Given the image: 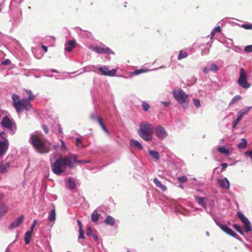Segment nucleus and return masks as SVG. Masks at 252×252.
Masks as SVG:
<instances>
[{
  "mask_svg": "<svg viewBox=\"0 0 252 252\" xmlns=\"http://www.w3.org/2000/svg\"><path fill=\"white\" fill-rule=\"evenodd\" d=\"M76 161V156L69 154L64 157H61L51 165L52 172L57 175H61L67 167H73Z\"/></svg>",
  "mask_w": 252,
  "mask_h": 252,
  "instance_id": "f257e3e1",
  "label": "nucleus"
},
{
  "mask_svg": "<svg viewBox=\"0 0 252 252\" xmlns=\"http://www.w3.org/2000/svg\"><path fill=\"white\" fill-rule=\"evenodd\" d=\"M153 126L147 122H142L139 125V129L138 131L139 135L146 141H151L152 140Z\"/></svg>",
  "mask_w": 252,
  "mask_h": 252,
  "instance_id": "f03ea898",
  "label": "nucleus"
},
{
  "mask_svg": "<svg viewBox=\"0 0 252 252\" xmlns=\"http://www.w3.org/2000/svg\"><path fill=\"white\" fill-rule=\"evenodd\" d=\"M13 105L18 113H21L24 110L29 111L32 108V105L27 99H20L18 95L13 94L12 96Z\"/></svg>",
  "mask_w": 252,
  "mask_h": 252,
  "instance_id": "7ed1b4c3",
  "label": "nucleus"
},
{
  "mask_svg": "<svg viewBox=\"0 0 252 252\" xmlns=\"http://www.w3.org/2000/svg\"><path fill=\"white\" fill-rule=\"evenodd\" d=\"M30 140L31 144L39 153H47L50 151V147L46 145L44 140H43L40 136L32 135Z\"/></svg>",
  "mask_w": 252,
  "mask_h": 252,
  "instance_id": "20e7f679",
  "label": "nucleus"
},
{
  "mask_svg": "<svg viewBox=\"0 0 252 252\" xmlns=\"http://www.w3.org/2000/svg\"><path fill=\"white\" fill-rule=\"evenodd\" d=\"M175 99L179 102L183 107H188L189 99V95L182 90H174L172 92Z\"/></svg>",
  "mask_w": 252,
  "mask_h": 252,
  "instance_id": "39448f33",
  "label": "nucleus"
},
{
  "mask_svg": "<svg viewBox=\"0 0 252 252\" xmlns=\"http://www.w3.org/2000/svg\"><path fill=\"white\" fill-rule=\"evenodd\" d=\"M237 82L239 86L244 89H248L251 86V84L247 81V75L243 68H241L240 70L239 77Z\"/></svg>",
  "mask_w": 252,
  "mask_h": 252,
  "instance_id": "423d86ee",
  "label": "nucleus"
},
{
  "mask_svg": "<svg viewBox=\"0 0 252 252\" xmlns=\"http://www.w3.org/2000/svg\"><path fill=\"white\" fill-rule=\"evenodd\" d=\"M238 217L243 222L245 225V230L246 232H249L252 230L251 224L248 219L240 212H237Z\"/></svg>",
  "mask_w": 252,
  "mask_h": 252,
  "instance_id": "0eeeda50",
  "label": "nucleus"
},
{
  "mask_svg": "<svg viewBox=\"0 0 252 252\" xmlns=\"http://www.w3.org/2000/svg\"><path fill=\"white\" fill-rule=\"evenodd\" d=\"M98 70L101 72V75L108 76H114L116 74L117 70L113 69L110 70L109 68L106 66H100Z\"/></svg>",
  "mask_w": 252,
  "mask_h": 252,
  "instance_id": "6e6552de",
  "label": "nucleus"
},
{
  "mask_svg": "<svg viewBox=\"0 0 252 252\" xmlns=\"http://www.w3.org/2000/svg\"><path fill=\"white\" fill-rule=\"evenodd\" d=\"M156 136L159 139H164L167 136V133L165 129L161 126L159 125L155 128Z\"/></svg>",
  "mask_w": 252,
  "mask_h": 252,
  "instance_id": "1a4fd4ad",
  "label": "nucleus"
},
{
  "mask_svg": "<svg viewBox=\"0 0 252 252\" xmlns=\"http://www.w3.org/2000/svg\"><path fill=\"white\" fill-rule=\"evenodd\" d=\"M94 51L98 54L112 53V51L105 45L95 46L93 48Z\"/></svg>",
  "mask_w": 252,
  "mask_h": 252,
  "instance_id": "9d476101",
  "label": "nucleus"
},
{
  "mask_svg": "<svg viewBox=\"0 0 252 252\" xmlns=\"http://www.w3.org/2000/svg\"><path fill=\"white\" fill-rule=\"evenodd\" d=\"M9 146L8 141L4 138V141L0 140V156L5 154L8 150Z\"/></svg>",
  "mask_w": 252,
  "mask_h": 252,
  "instance_id": "9b49d317",
  "label": "nucleus"
},
{
  "mask_svg": "<svg viewBox=\"0 0 252 252\" xmlns=\"http://www.w3.org/2000/svg\"><path fill=\"white\" fill-rule=\"evenodd\" d=\"M219 227L227 234L237 238L238 235L233 230L225 224H219Z\"/></svg>",
  "mask_w": 252,
  "mask_h": 252,
  "instance_id": "f8f14e48",
  "label": "nucleus"
},
{
  "mask_svg": "<svg viewBox=\"0 0 252 252\" xmlns=\"http://www.w3.org/2000/svg\"><path fill=\"white\" fill-rule=\"evenodd\" d=\"M13 124L14 123L7 116L4 117L1 122V124L3 127L9 129L12 128Z\"/></svg>",
  "mask_w": 252,
  "mask_h": 252,
  "instance_id": "ddd939ff",
  "label": "nucleus"
},
{
  "mask_svg": "<svg viewBox=\"0 0 252 252\" xmlns=\"http://www.w3.org/2000/svg\"><path fill=\"white\" fill-rule=\"evenodd\" d=\"M24 220V216L21 215L17 218V219L12 222L9 226L10 229H14L19 226L23 222Z\"/></svg>",
  "mask_w": 252,
  "mask_h": 252,
  "instance_id": "4468645a",
  "label": "nucleus"
},
{
  "mask_svg": "<svg viewBox=\"0 0 252 252\" xmlns=\"http://www.w3.org/2000/svg\"><path fill=\"white\" fill-rule=\"evenodd\" d=\"M250 110V108L248 109L246 111H240L237 116V118L236 120L233 122V128H234L236 126L238 125V124L239 123V122L241 120L242 118H243V116L246 114Z\"/></svg>",
  "mask_w": 252,
  "mask_h": 252,
  "instance_id": "2eb2a0df",
  "label": "nucleus"
},
{
  "mask_svg": "<svg viewBox=\"0 0 252 252\" xmlns=\"http://www.w3.org/2000/svg\"><path fill=\"white\" fill-rule=\"evenodd\" d=\"M219 184L220 186L224 189H228L229 188V182L228 180L226 178L224 179H220L218 180Z\"/></svg>",
  "mask_w": 252,
  "mask_h": 252,
  "instance_id": "dca6fc26",
  "label": "nucleus"
},
{
  "mask_svg": "<svg viewBox=\"0 0 252 252\" xmlns=\"http://www.w3.org/2000/svg\"><path fill=\"white\" fill-rule=\"evenodd\" d=\"M7 211V207L4 204L0 197V219L5 215Z\"/></svg>",
  "mask_w": 252,
  "mask_h": 252,
  "instance_id": "f3484780",
  "label": "nucleus"
},
{
  "mask_svg": "<svg viewBox=\"0 0 252 252\" xmlns=\"http://www.w3.org/2000/svg\"><path fill=\"white\" fill-rule=\"evenodd\" d=\"M10 168V164L9 162H6L4 164L0 163V173H5L7 172Z\"/></svg>",
  "mask_w": 252,
  "mask_h": 252,
  "instance_id": "a211bd4d",
  "label": "nucleus"
},
{
  "mask_svg": "<svg viewBox=\"0 0 252 252\" xmlns=\"http://www.w3.org/2000/svg\"><path fill=\"white\" fill-rule=\"evenodd\" d=\"M67 47L65 48V50L67 52H71L76 46V42L74 40H69L67 42Z\"/></svg>",
  "mask_w": 252,
  "mask_h": 252,
  "instance_id": "6ab92c4d",
  "label": "nucleus"
},
{
  "mask_svg": "<svg viewBox=\"0 0 252 252\" xmlns=\"http://www.w3.org/2000/svg\"><path fill=\"white\" fill-rule=\"evenodd\" d=\"M195 200L200 206L205 209L206 208V204L205 201L206 200L205 198L195 196Z\"/></svg>",
  "mask_w": 252,
  "mask_h": 252,
  "instance_id": "aec40b11",
  "label": "nucleus"
},
{
  "mask_svg": "<svg viewBox=\"0 0 252 252\" xmlns=\"http://www.w3.org/2000/svg\"><path fill=\"white\" fill-rule=\"evenodd\" d=\"M153 182L157 187L160 189L162 191H164L166 190V187L164 185H162L157 178H154Z\"/></svg>",
  "mask_w": 252,
  "mask_h": 252,
  "instance_id": "412c9836",
  "label": "nucleus"
},
{
  "mask_svg": "<svg viewBox=\"0 0 252 252\" xmlns=\"http://www.w3.org/2000/svg\"><path fill=\"white\" fill-rule=\"evenodd\" d=\"M48 220L51 222H54L56 220V210L53 208L49 213L48 217Z\"/></svg>",
  "mask_w": 252,
  "mask_h": 252,
  "instance_id": "4be33fe9",
  "label": "nucleus"
},
{
  "mask_svg": "<svg viewBox=\"0 0 252 252\" xmlns=\"http://www.w3.org/2000/svg\"><path fill=\"white\" fill-rule=\"evenodd\" d=\"M104 223L106 224L113 226L115 223V220L112 217L108 216L104 220Z\"/></svg>",
  "mask_w": 252,
  "mask_h": 252,
  "instance_id": "5701e85b",
  "label": "nucleus"
},
{
  "mask_svg": "<svg viewBox=\"0 0 252 252\" xmlns=\"http://www.w3.org/2000/svg\"><path fill=\"white\" fill-rule=\"evenodd\" d=\"M32 231L30 230L27 231L25 234V241L26 244H27V245L30 243V240L32 237Z\"/></svg>",
  "mask_w": 252,
  "mask_h": 252,
  "instance_id": "b1692460",
  "label": "nucleus"
},
{
  "mask_svg": "<svg viewBox=\"0 0 252 252\" xmlns=\"http://www.w3.org/2000/svg\"><path fill=\"white\" fill-rule=\"evenodd\" d=\"M130 144L132 146L137 148L139 150L143 149V147L141 143L135 140H131Z\"/></svg>",
  "mask_w": 252,
  "mask_h": 252,
  "instance_id": "393cba45",
  "label": "nucleus"
},
{
  "mask_svg": "<svg viewBox=\"0 0 252 252\" xmlns=\"http://www.w3.org/2000/svg\"><path fill=\"white\" fill-rule=\"evenodd\" d=\"M247 140L245 138L241 139V142L238 144V148L241 149H245L247 148Z\"/></svg>",
  "mask_w": 252,
  "mask_h": 252,
  "instance_id": "a878e982",
  "label": "nucleus"
},
{
  "mask_svg": "<svg viewBox=\"0 0 252 252\" xmlns=\"http://www.w3.org/2000/svg\"><path fill=\"white\" fill-rule=\"evenodd\" d=\"M217 150L221 154H223L226 155H228L230 153L229 150L226 149L224 146L219 147Z\"/></svg>",
  "mask_w": 252,
  "mask_h": 252,
  "instance_id": "bb28decb",
  "label": "nucleus"
},
{
  "mask_svg": "<svg viewBox=\"0 0 252 252\" xmlns=\"http://www.w3.org/2000/svg\"><path fill=\"white\" fill-rule=\"evenodd\" d=\"M99 219V215L96 211H94L91 215L92 221L96 222Z\"/></svg>",
  "mask_w": 252,
  "mask_h": 252,
  "instance_id": "cd10ccee",
  "label": "nucleus"
},
{
  "mask_svg": "<svg viewBox=\"0 0 252 252\" xmlns=\"http://www.w3.org/2000/svg\"><path fill=\"white\" fill-rule=\"evenodd\" d=\"M98 124L99 126H101L102 129L107 134L109 133V131L106 128V126H105L104 124L103 123L102 119L101 118H98Z\"/></svg>",
  "mask_w": 252,
  "mask_h": 252,
  "instance_id": "c85d7f7f",
  "label": "nucleus"
},
{
  "mask_svg": "<svg viewBox=\"0 0 252 252\" xmlns=\"http://www.w3.org/2000/svg\"><path fill=\"white\" fill-rule=\"evenodd\" d=\"M149 154L155 159H158L159 158V155L158 152L156 151L150 150L149 151Z\"/></svg>",
  "mask_w": 252,
  "mask_h": 252,
  "instance_id": "c756f323",
  "label": "nucleus"
},
{
  "mask_svg": "<svg viewBox=\"0 0 252 252\" xmlns=\"http://www.w3.org/2000/svg\"><path fill=\"white\" fill-rule=\"evenodd\" d=\"M188 55L186 51H183V50H181L179 52L178 57V59L179 60H181L183 59L187 58L188 57Z\"/></svg>",
  "mask_w": 252,
  "mask_h": 252,
  "instance_id": "7c9ffc66",
  "label": "nucleus"
},
{
  "mask_svg": "<svg viewBox=\"0 0 252 252\" xmlns=\"http://www.w3.org/2000/svg\"><path fill=\"white\" fill-rule=\"evenodd\" d=\"M26 92L28 95V98L25 99H27L28 101L30 102V101L33 100L34 99L35 96L31 91L26 90Z\"/></svg>",
  "mask_w": 252,
  "mask_h": 252,
  "instance_id": "2f4dec72",
  "label": "nucleus"
},
{
  "mask_svg": "<svg viewBox=\"0 0 252 252\" xmlns=\"http://www.w3.org/2000/svg\"><path fill=\"white\" fill-rule=\"evenodd\" d=\"M67 185L68 186V188L71 189H73L75 188L76 184L73 180H72L71 179H68L67 181Z\"/></svg>",
  "mask_w": 252,
  "mask_h": 252,
  "instance_id": "473e14b6",
  "label": "nucleus"
},
{
  "mask_svg": "<svg viewBox=\"0 0 252 252\" xmlns=\"http://www.w3.org/2000/svg\"><path fill=\"white\" fill-rule=\"evenodd\" d=\"M148 71V69H147V68H141V69H137V70H135L134 72H133V74L134 75H138L140 73H144V72H146Z\"/></svg>",
  "mask_w": 252,
  "mask_h": 252,
  "instance_id": "72a5a7b5",
  "label": "nucleus"
},
{
  "mask_svg": "<svg viewBox=\"0 0 252 252\" xmlns=\"http://www.w3.org/2000/svg\"><path fill=\"white\" fill-rule=\"evenodd\" d=\"M221 32V29H220V26H218V27H216L211 32V38H212L216 32Z\"/></svg>",
  "mask_w": 252,
  "mask_h": 252,
  "instance_id": "f704fd0d",
  "label": "nucleus"
},
{
  "mask_svg": "<svg viewBox=\"0 0 252 252\" xmlns=\"http://www.w3.org/2000/svg\"><path fill=\"white\" fill-rule=\"evenodd\" d=\"M142 109L145 111H147L150 108V105L146 102L144 101L142 103Z\"/></svg>",
  "mask_w": 252,
  "mask_h": 252,
  "instance_id": "c9c22d12",
  "label": "nucleus"
},
{
  "mask_svg": "<svg viewBox=\"0 0 252 252\" xmlns=\"http://www.w3.org/2000/svg\"><path fill=\"white\" fill-rule=\"evenodd\" d=\"M241 98V96L240 95H236L231 100L229 103V105L233 104V103L236 102L238 100H239Z\"/></svg>",
  "mask_w": 252,
  "mask_h": 252,
  "instance_id": "e433bc0d",
  "label": "nucleus"
},
{
  "mask_svg": "<svg viewBox=\"0 0 252 252\" xmlns=\"http://www.w3.org/2000/svg\"><path fill=\"white\" fill-rule=\"evenodd\" d=\"M233 227L234 228V229L238 231L239 233H240L241 235H244V232L243 230H242L241 228L237 224H234L233 225Z\"/></svg>",
  "mask_w": 252,
  "mask_h": 252,
  "instance_id": "4c0bfd02",
  "label": "nucleus"
},
{
  "mask_svg": "<svg viewBox=\"0 0 252 252\" xmlns=\"http://www.w3.org/2000/svg\"><path fill=\"white\" fill-rule=\"evenodd\" d=\"M188 180L187 177L186 176H183L181 177H179L178 178V180L180 183H184L187 182Z\"/></svg>",
  "mask_w": 252,
  "mask_h": 252,
  "instance_id": "58836bf2",
  "label": "nucleus"
},
{
  "mask_svg": "<svg viewBox=\"0 0 252 252\" xmlns=\"http://www.w3.org/2000/svg\"><path fill=\"white\" fill-rule=\"evenodd\" d=\"M241 27L246 30H252V24H245L241 25Z\"/></svg>",
  "mask_w": 252,
  "mask_h": 252,
  "instance_id": "ea45409f",
  "label": "nucleus"
},
{
  "mask_svg": "<svg viewBox=\"0 0 252 252\" xmlns=\"http://www.w3.org/2000/svg\"><path fill=\"white\" fill-rule=\"evenodd\" d=\"M193 103L194 106H195L197 108L200 107L201 106L200 100L198 99L194 98L193 99Z\"/></svg>",
  "mask_w": 252,
  "mask_h": 252,
  "instance_id": "a19ab883",
  "label": "nucleus"
},
{
  "mask_svg": "<svg viewBox=\"0 0 252 252\" xmlns=\"http://www.w3.org/2000/svg\"><path fill=\"white\" fill-rule=\"evenodd\" d=\"M219 70L218 66L214 63H211L210 65V70L217 71Z\"/></svg>",
  "mask_w": 252,
  "mask_h": 252,
  "instance_id": "79ce46f5",
  "label": "nucleus"
},
{
  "mask_svg": "<svg viewBox=\"0 0 252 252\" xmlns=\"http://www.w3.org/2000/svg\"><path fill=\"white\" fill-rule=\"evenodd\" d=\"M90 117H91V119L93 121H95V120H97L98 122V118H101V117L99 116L96 114H91Z\"/></svg>",
  "mask_w": 252,
  "mask_h": 252,
  "instance_id": "37998d69",
  "label": "nucleus"
},
{
  "mask_svg": "<svg viewBox=\"0 0 252 252\" xmlns=\"http://www.w3.org/2000/svg\"><path fill=\"white\" fill-rule=\"evenodd\" d=\"M76 145L78 147L82 148L83 146L82 144V141L80 139L77 138L76 139Z\"/></svg>",
  "mask_w": 252,
  "mask_h": 252,
  "instance_id": "c03bdc74",
  "label": "nucleus"
},
{
  "mask_svg": "<svg viewBox=\"0 0 252 252\" xmlns=\"http://www.w3.org/2000/svg\"><path fill=\"white\" fill-rule=\"evenodd\" d=\"M244 51L247 53L252 52V45L246 46Z\"/></svg>",
  "mask_w": 252,
  "mask_h": 252,
  "instance_id": "a18cd8bd",
  "label": "nucleus"
},
{
  "mask_svg": "<svg viewBox=\"0 0 252 252\" xmlns=\"http://www.w3.org/2000/svg\"><path fill=\"white\" fill-rule=\"evenodd\" d=\"M79 235L78 237L79 239H80V238L84 239L85 238V237H84V231H83V229H79Z\"/></svg>",
  "mask_w": 252,
  "mask_h": 252,
  "instance_id": "49530a36",
  "label": "nucleus"
},
{
  "mask_svg": "<svg viewBox=\"0 0 252 252\" xmlns=\"http://www.w3.org/2000/svg\"><path fill=\"white\" fill-rule=\"evenodd\" d=\"M86 234L89 236L92 235V230L91 227L88 226L87 228Z\"/></svg>",
  "mask_w": 252,
  "mask_h": 252,
  "instance_id": "de8ad7c7",
  "label": "nucleus"
},
{
  "mask_svg": "<svg viewBox=\"0 0 252 252\" xmlns=\"http://www.w3.org/2000/svg\"><path fill=\"white\" fill-rule=\"evenodd\" d=\"M37 220H35L33 221V222H32V224L31 226V230L32 231H33V229L34 228L36 224H37Z\"/></svg>",
  "mask_w": 252,
  "mask_h": 252,
  "instance_id": "09e8293b",
  "label": "nucleus"
},
{
  "mask_svg": "<svg viewBox=\"0 0 252 252\" xmlns=\"http://www.w3.org/2000/svg\"><path fill=\"white\" fill-rule=\"evenodd\" d=\"M90 160H76V161L75 162H77L78 163H83V164H85L86 163H89L90 162Z\"/></svg>",
  "mask_w": 252,
  "mask_h": 252,
  "instance_id": "8fccbe9b",
  "label": "nucleus"
},
{
  "mask_svg": "<svg viewBox=\"0 0 252 252\" xmlns=\"http://www.w3.org/2000/svg\"><path fill=\"white\" fill-rule=\"evenodd\" d=\"M42 128H43V130L44 131V132L46 133H47L49 131V129H48V127H47V126L45 125H43L42 126Z\"/></svg>",
  "mask_w": 252,
  "mask_h": 252,
  "instance_id": "3c124183",
  "label": "nucleus"
},
{
  "mask_svg": "<svg viewBox=\"0 0 252 252\" xmlns=\"http://www.w3.org/2000/svg\"><path fill=\"white\" fill-rule=\"evenodd\" d=\"M61 149L65 150L66 149V147H65V145L64 142L62 140H61Z\"/></svg>",
  "mask_w": 252,
  "mask_h": 252,
  "instance_id": "603ef678",
  "label": "nucleus"
},
{
  "mask_svg": "<svg viewBox=\"0 0 252 252\" xmlns=\"http://www.w3.org/2000/svg\"><path fill=\"white\" fill-rule=\"evenodd\" d=\"M11 62L9 60H6L5 61H3L2 63L3 65H9L10 63Z\"/></svg>",
  "mask_w": 252,
  "mask_h": 252,
  "instance_id": "864d4df0",
  "label": "nucleus"
},
{
  "mask_svg": "<svg viewBox=\"0 0 252 252\" xmlns=\"http://www.w3.org/2000/svg\"><path fill=\"white\" fill-rule=\"evenodd\" d=\"M210 70V68H208L207 67H205L203 68V71L205 73H208Z\"/></svg>",
  "mask_w": 252,
  "mask_h": 252,
  "instance_id": "5fc2aeb1",
  "label": "nucleus"
},
{
  "mask_svg": "<svg viewBox=\"0 0 252 252\" xmlns=\"http://www.w3.org/2000/svg\"><path fill=\"white\" fill-rule=\"evenodd\" d=\"M77 222L79 225V229H83V226H82V223L81 222L80 220H77Z\"/></svg>",
  "mask_w": 252,
  "mask_h": 252,
  "instance_id": "6e6d98bb",
  "label": "nucleus"
},
{
  "mask_svg": "<svg viewBox=\"0 0 252 252\" xmlns=\"http://www.w3.org/2000/svg\"><path fill=\"white\" fill-rule=\"evenodd\" d=\"M41 48L45 52H47L48 51V48H47V46H46L44 45H42L41 46Z\"/></svg>",
  "mask_w": 252,
  "mask_h": 252,
  "instance_id": "4d7b16f0",
  "label": "nucleus"
},
{
  "mask_svg": "<svg viewBox=\"0 0 252 252\" xmlns=\"http://www.w3.org/2000/svg\"><path fill=\"white\" fill-rule=\"evenodd\" d=\"M228 166V164L227 163H222L221 164V167H222V170H223L224 169H225Z\"/></svg>",
  "mask_w": 252,
  "mask_h": 252,
  "instance_id": "13d9d810",
  "label": "nucleus"
},
{
  "mask_svg": "<svg viewBox=\"0 0 252 252\" xmlns=\"http://www.w3.org/2000/svg\"><path fill=\"white\" fill-rule=\"evenodd\" d=\"M162 103L163 104L164 106L166 107L169 106V105L170 104V103L169 101H167V102H162Z\"/></svg>",
  "mask_w": 252,
  "mask_h": 252,
  "instance_id": "bf43d9fd",
  "label": "nucleus"
},
{
  "mask_svg": "<svg viewBox=\"0 0 252 252\" xmlns=\"http://www.w3.org/2000/svg\"><path fill=\"white\" fill-rule=\"evenodd\" d=\"M58 131H59V132L60 133H61L62 134L63 133V131H62V127L60 125H58Z\"/></svg>",
  "mask_w": 252,
  "mask_h": 252,
  "instance_id": "052dcab7",
  "label": "nucleus"
},
{
  "mask_svg": "<svg viewBox=\"0 0 252 252\" xmlns=\"http://www.w3.org/2000/svg\"><path fill=\"white\" fill-rule=\"evenodd\" d=\"M93 237L95 241H97L98 240V236L96 235H94Z\"/></svg>",
  "mask_w": 252,
  "mask_h": 252,
  "instance_id": "680f3d73",
  "label": "nucleus"
},
{
  "mask_svg": "<svg viewBox=\"0 0 252 252\" xmlns=\"http://www.w3.org/2000/svg\"><path fill=\"white\" fill-rule=\"evenodd\" d=\"M179 187H180L181 189H183V186L181 185H179Z\"/></svg>",
  "mask_w": 252,
  "mask_h": 252,
  "instance_id": "e2e57ef3",
  "label": "nucleus"
},
{
  "mask_svg": "<svg viewBox=\"0 0 252 252\" xmlns=\"http://www.w3.org/2000/svg\"><path fill=\"white\" fill-rule=\"evenodd\" d=\"M4 133V132H1L0 133V136H1V135L3 134Z\"/></svg>",
  "mask_w": 252,
  "mask_h": 252,
  "instance_id": "0e129e2a",
  "label": "nucleus"
},
{
  "mask_svg": "<svg viewBox=\"0 0 252 252\" xmlns=\"http://www.w3.org/2000/svg\"><path fill=\"white\" fill-rule=\"evenodd\" d=\"M5 252H10V251L8 250H6Z\"/></svg>",
  "mask_w": 252,
  "mask_h": 252,
  "instance_id": "69168bd1",
  "label": "nucleus"
},
{
  "mask_svg": "<svg viewBox=\"0 0 252 252\" xmlns=\"http://www.w3.org/2000/svg\"><path fill=\"white\" fill-rule=\"evenodd\" d=\"M127 252H130L129 251L127 250Z\"/></svg>",
  "mask_w": 252,
  "mask_h": 252,
  "instance_id": "338daca9",
  "label": "nucleus"
},
{
  "mask_svg": "<svg viewBox=\"0 0 252 252\" xmlns=\"http://www.w3.org/2000/svg\"><path fill=\"white\" fill-rule=\"evenodd\" d=\"M1 117V115H0V117Z\"/></svg>",
  "mask_w": 252,
  "mask_h": 252,
  "instance_id": "774afa93",
  "label": "nucleus"
}]
</instances>
